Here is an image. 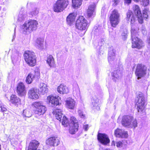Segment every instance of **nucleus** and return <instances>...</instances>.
<instances>
[{"instance_id":"nucleus-17","label":"nucleus","mask_w":150,"mask_h":150,"mask_svg":"<svg viewBox=\"0 0 150 150\" xmlns=\"http://www.w3.org/2000/svg\"><path fill=\"white\" fill-rule=\"evenodd\" d=\"M25 85L23 83H20L18 84L17 88V92L21 96H24L26 93Z\"/></svg>"},{"instance_id":"nucleus-36","label":"nucleus","mask_w":150,"mask_h":150,"mask_svg":"<svg viewBox=\"0 0 150 150\" xmlns=\"http://www.w3.org/2000/svg\"><path fill=\"white\" fill-rule=\"evenodd\" d=\"M61 122L62 125H64V127H67L69 124L68 119L65 116H64L63 117Z\"/></svg>"},{"instance_id":"nucleus-48","label":"nucleus","mask_w":150,"mask_h":150,"mask_svg":"<svg viewBox=\"0 0 150 150\" xmlns=\"http://www.w3.org/2000/svg\"><path fill=\"white\" fill-rule=\"evenodd\" d=\"M105 150H112L110 149H106Z\"/></svg>"},{"instance_id":"nucleus-6","label":"nucleus","mask_w":150,"mask_h":150,"mask_svg":"<svg viewBox=\"0 0 150 150\" xmlns=\"http://www.w3.org/2000/svg\"><path fill=\"white\" fill-rule=\"evenodd\" d=\"M68 4V0H57L53 4V10L56 12H60L67 8Z\"/></svg>"},{"instance_id":"nucleus-32","label":"nucleus","mask_w":150,"mask_h":150,"mask_svg":"<svg viewBox=\"0 0 150 150\" xmlns=\"http://www.w3.org/2000/svg\"><path fill=\"white\" fill-rule=\"evenodd\" d=\"M125 3L127 4H130L131 2V0H125ZM134 1L138 2L140 1L142 2L143 5L144 6H146L149 4V0H133Z\"/></svg>"},{"instance_id":"nucleus-43","label":"nucleus","mask_w":150,"mask_h":150,"mask_svg":"<svg viewBox=\"0 0 150 150\" xmlns=\"http://www.w3.org/2000/svg\"><path fill=\"white\" fill-rule=\"evenodd\" d=\"M116 146L117 147H122V144L121 142H116Z\"/></svg>"},{"instance_id":"nucleus-20","label":"nucleus","mask_w":150,"mask_h":150,"mask_svg":"<svg viewBox=\"0 0 150 150\" xmlns=\"http://www.w3.org/2000/svg\"><path fill=\"white\" fill-rule=\"evenodd\" d=\"M38 92L36 89L32 88L30 89L28 92L29 97L32 99H37L38 98Z\"/></svg>"},{"instance_id":"nucleus-46","label":"nucleus","mask_w":150,"mask_h":150,"mask_svg":"<svg viewBox=\"0 0 150 150\" xmlns=\"http://www.w3.org/2000/svg\"><path fill=\"white\" fill-rule=\"evenodd\" d=\"M83 129H84L85 131H87L88 128V125H83Z\"/></svg>"},{"instance_id":"nucleus-41","label":"nucleus","mask_w":150,"mask_h":150,"mask_svg":"<svg viewBox=\"0 0 150 150\" xmlns=\"http://www.w3.org/2000/svg\"><path fill=\"white\" fill-rule=\"evenodd\" d=\"M78 112L79 116L81 117V118H84L85 117V115L83 114V112L81 110H79L78 111Z\"/></svg>"},{"instance_id":"nucleus-15","label":"nucleus","mask_w":150,"mask_h":150,"mask_svg":"<svg viewBox=\"0 0 150 150\" xmlns=\"http://www.w3.org/2000/svg\"><path fill=\"white\" fill-rule=\"evenodd\" d=\"M97 137L98 140L103 145H106L110 142L108 137L105 134L98 133Z\"/></svg>"},{"instance_id":"nucleus-42","label":"nucleus","mask_w":150,"mask_h":150,"mask_svg":"<svg viewBox=\"0 0 150 150\" xmlns=\"http://www.w3.org/2000/svg\"><path fill=\"white\" fill-rule=\"evenodd\" d=\"M142 32L144 35L146 34V31L145 28L144 27H142L141 29Z\"/></svg>"},{"instance_id":"nucleus-45","label":"nucleus","mask_w":150,"mask_h":150,"mask_svg":"<svg viewBox=\"0 0 150 150\" xmlns=\"http://www.w3.org/2000/svg\"><path fill=\"white\" fill-rule=\"evenodd\" d=\"M34 75V78L37 77L38 78L40 76V73L38 71H35V75Z\"/></svg>"},{"instance_id":"nucleus-9","label":"nucleus","mask_w":150,"mask_h":150,"mask_svg":"<svg viewBox=\"0 0 150 150\" xmlns=\"http://www.w3.org/2000/svg\"><path fill=\"white\" fill-rule=\"evenodd\" d=\"M120 15L118 11L114 9L112 12L110 17V21L111 25L115 27L119 22Z\"/></svg>"},{"instance_id":"nucleus-13","label":"nucleus","mask_w":150,"mask_h":150,"mask_svg":"<svg viewBox=\"0 0 150 150\" xmlns=\"http://www.w3.org/2000/svg\"><path fill=\"white\" fill-rule=\"evenodd\" d=\"M60 140L57 137H51L46 141V143L47 145L51 146H57L59 144Z\"/></svg>"},{"instance_id":"nucleus-34","label":"nucleus","mask_w":150,"mask_h":150,"mask_svg":"<svg viewBox=\"0 0 150 150\" xmlns=\"http://www.w3.org/2000/svg\"><path fill=\"white\" fill-rule=\"evenodd\" d=\"M23 115L25 117H30L32 115V113L28 109H26L23 110Z\"/></svg>"},{"instance_id":"nucleus-4","label":"nucleus","mask_w":150,"mask_h":150,"mask_svg":"<svg viewBox=\"0 0 150 150\" xmlns=\"http://www.w3.org/2000/svg\"><path fill=\"white\" fill-rule=\"evenodd\" d=\"M133 10L134 13L135 15V16L132 14V11H129L127 13V20L128 21H130L131 24L134 23L137 17H139L142 15L139 8L138 5L134 6Z\"/></svg>"},{"instance_id":"nucleus-1","label":"nucleus","mask_w":150,"mask_h":150,"mask_svg":"<svg viewBox=\"0 0 150 150\" xmlns=\"http://www.w3.org/2000/svg\"><path fill=\"white\" fill-rule=\"evenodd\" d=\"M138 29L135 28L134 26H132L131 29V38L132 40V47L139 49L143 46V42L142 40L137 38Z\"/></svg>"},{"instance_id":"nucleus-5","label":"nucleus","mask_w":150,"mask_h":150,"mask_svg":"<svg viewBox=\"0 0 150 150\" xmlns=\"http://www.w3.org/2000/svg\"><path fill=\"white\" fill-rule=\"evenodd\" d=\"M24 59L29 66L33 67L36 64V57L35 53L30 51H26L24 54Z\"/></svg>"},{"instance_id":"nucleus-30","label":"nucleus","mask_w":150,"mask_h":150,"mask_svg":"<svg viewBox=\"0 0 150 150\" xmlns=\"http://www.w3.org/2000/svg\"><path fill=\"white\" fill-rule=\"evenodd\" d=\"M82 0H72V6L76 8L80 6L82 4Z\"/></svg>"},{"instance_id":"nucleus-19","label":"nucleus","mask_w":150,"mask_h":150,"mask_svg":"<svg viewBox=\"0 0 150 150\" xmlns=\"http://www.w3.org/2000/svg\"><path fill=\"white\" fill-rule=\"evenodd\" d=\"M66 105L69 109L73 110L76 107V102L73 99L69 98L66 101Z\"/></svg>"},{"instance_id":"nucleus-35","label":"nucleus","mask_w":150,"mask_h":150,"mask_svg":"<svg viewBox=\"0 0 150 150\" xmlns=\"http://www.w3.org/2000/svg\"><path fill=\"white\" fill-rule=\"evenodd\" d=\"M128 34V30L126 28L124 29L122 33L121 36L122 39L124 40H126L127 38Z\"/></svg>"},{"instance_id":"nucleus-38","label":"nucleus","mask_w":150,"mask_h":150,"mask_svg":"<svg viewBox=\"0 0 150 150\" xmlns=\"http://www.w3.org/2000/svg\"><path fill=\"white\" fill-rule=\"evenodd\" d=\"M92 103L94 108H96L97 110H99L100 106H99L98 99H96L94 102H92Z\"/></svg>"},{"instance_id":"nucleus-12","label":"nucleus","mask_w":150,"mask_h":150,"mask_svg":"<svg viewBox=\"0 0 150 150\" xmlns=\"http://www.w3.org/2000/svg\"><path fill=\"white\" fill-rule=\"evenodd\" d=\"M146 69L144 65L141 64H137L135 73L138 79L143 77L146 74Z\"/></svg>"},{"instance_id":"nucleus-22","label":"nucleus","mask_w":150,"mask_h":150,"mask_svg":"<svg viewBox=\"0 0 150 150\" xmlns=\"http://www.w3.org/2000/svg\"><path fill=\"white\" fill-rule=\"evenodd\" d=\"M76 14L74 13L70 14L67 18V23L70 25L73 24L75 21Z\"/></svg>"},{"instance_id":"nucleus-31","label":"nucleus","mask_w":150,"mask_h":150,"mask_svg":"<svg viewBox=\"0 0 150 150\" xmlns=\"http://www.w3.org/2000/svg\"><path fill=\"white\" fill-rule=\"evenodd\" d=\"M34 74L31 73L29 74L26 78V82L28 84H30L34 79Z\"/></svg>"},{"instance_id":"nucleus-18","label":"nucleus","mask_w":150,"mask_h":150,"mask_svg":"<svg viewBox=\"0 0 150 150\" xmlns=\"http://www.w3.org/2000/svg\"><path fill=\"white\" fill-rule=\"evenodd\" d=\"M115 134L116 136L118 137L127 138L128 135L126 132L119 128L115 130Z\"/></svg>"},{"instance_id":"nucleus-37","label":"nucleus","mask_w":150,"mask_h":150,"mask_svg":"<svg viewBox=\"0 0 150 150\" xmlns=\"http://www.w3.org/2000/svg\"><path fill=\"white\" fill-rule=\"evenodd\" d=\"M27 15L26 14H22V12H20L18 15V20L19 21H21L23 20L26 18Z\"/></svg>"},{"instance_id":"nucleus-24","label":"nucleus","mask_w":150,"mask_h":150,"mask_svg":"<svg viewBox=\"0 0 150 150\" xmlns=\"http://www.w3.org/2000/svg\"><path fill=\"white\" fill-rule=\"evenodd\" d=\"M112 79L115 81L120 79L122 76L121 71L119 70H114L112 73Z\"/></svg>"},{"instance_id":"nucleus-26","label":"nucleus","mask_w":150,"mask_h":150,"mask_svg":"<svg viewBox=\"0 0 150 150\" xmlns=\"http://www.w3.org/2000/svg\"><path fill=\"white\" fill-rule=\"evenodd\" d=\"M11 101L12 103L17 106L20 104V100L16 95H12L11 97Z\"/></svg>"},{"instance_id":"nucleus-2","label":"nucleus","mask_w":150,"mask_h":150,"mask_svg":"<svg viewBox=\"0 0 150 150\" xmlns=\"http://www.w3.org/2000/svg\"><path fill=\"white\" fill-rule=\"evenodd\" d=\"M122 124L124 126L127 128L135 129L137 126V121L134 119V117L129 115H125L123 116L122 121Z\"/></svg>"},{"instance_id":"nucleus-33","label":"nucleus","mask_w":150,"mask_h":150,"mask_svg":"<svg viewBox=\"0 0 150 150\" xmlns=\"http://www.w3.org/2000/svg\"><path fill=\"white\" fill-rule=\"evenodd\" d=\"M20 55H19L18 54H16L12 58V61L13 63H18L21 59V57Z\"/></svg>"},{"instance_id":"nucleus-28","label":"nucleus","mask_w":150,"mask_h":150,"mask_svg":"<svg viewBox=\"0 0 150 150\" xmlns=\"http://www.w3.org/2000/svg\"><path fill=\"white\" fill-rule=\"evenodd\" d=\"M54 114L55 115L56 119L60 121L61 120L62 114V110L60 109H57L53 111Z\"/></svg>"},{"instance_id":"nucleus-51","label":"nucleus","mask_w":150,"mask_h":150,"mask_svg":"<svg viewBox=\"0 0 150 150\" xmlns=\"http://www.w3.org/2000/svg\"><path fill=\"white\" fill-rule=\"evenodd\" d=\"M15 29H16V28H15Z\"/></svg>"},{"instance_id":"nucleus-50","label":"nucleus","mask_w":150,"mask_h":150,"mask_svg":"<svg viewBox=\"0 0 150 150\" xmlns=\"http://www.w3.org/2000/svg\"><path fill=\"white\" fill-rule=\"evenodd\" d=\"M85 32H84L83 33V34H84V33H85Z\"/></svg>"},{"instance_id":"nucleus-8","label":"nucleus","mask_w":150,"mask_h":150,"mask_svg":"<svg viewBox=\"0 0 150 150\" xmlns=\"http://www.w3.org/2000/svg\"><path fill=\"white\" fill-rule=\"evenodd\" d=\"M87 21L83 16H80L77 20L76 23V27L78 30H85L88 28Z\"/></svg>"},{"instance_id":"nucleus-3","label":"nucleus","mask_w":150,"mask_h":150,"mask_svg":"<svg viewBox=\"0 0 150 150\" xmlns=\"http://www.w3.org/2000/svg\"><path fill=\"white\" fill-rule=\"evenodd\" d=\"M38 25V23L36 20H31L23 24L21 28L23 31L31 33L37 29Z\"/></svg>"},{"instance_id":"nucleus-47","label":"nucleus","mask_w":150,"mask_h":150,"mask_svg":"<svg viewBox=\"0 0 150 150\" xmlns=\"http://www.w3.org/2000/svg\"><path fill=\"white\" fill-rule=\"evenodd\" d=\"M119 0H114V3L113 5L114 6H116L119 3Z\"/></svg>"},{"instance_id":"nucleus-23","label":"nucleus","mask_w":150,"mask_h":150,"mask_svg":"<svg viewBox=\"0 0 150 150\" xmlns=\"http://www.w3.org/2000/svg\"><path fill=\"white\" fill-rule=\"evenodd\" d=\"M58 92L60 94L67 93L69 92L68 88L65 85L61 84L57 88Z\"/></svg>"},{"instance_id":"nucleus-25","label":"nucleus","mask_w":150,"mask_h":150,"mask_svg":"<svg viewBox=\"0 0 150 150\" xmlns=\"http://www.w3.org/2000/svg\"><path fill=\"white\" fill-rule=\"evenodd\" d=\"M39 90L42 94L47 93L48 91V86L44 83H40L39 86Z\"/></svg>"},{"instance_id":"nucleus-40","label":"nucleus","mask_w":150,"mask_h":150,"mask_svg":"<svg viewBox=\"0 0 150 150\" xmlns=\"http://www.w3.org/2000/svg\"><path fill=\"white\" fill-rule=\"evenodd\" d=\"M149 11L147 9H145L143 11V17L147 19L148 16Z\"/></svg>"},{"instance_id":"nucleus-29","label":"nucleus","mask_w":150,"mask_h":150,"mask_svg":"<svg viewBox=\"0 0 150 150\" xmlns=\"http://www.w3.org/2000/svg\"><path fill=\"white\" fill-rule=\"evenodd\" d=\"M47 62L50 67H54L55 64L54 58L51 55H50L47 57Z\"/></svg>"},{"instance_id":"nucleus-39","label":"nucleus","mask_w":150,"mask_h":150,"mask_svg":"<svg viewBox=\"0 0 150 150\" xmlns=\"http://www.w3.org/2000/svg\"><path fill=\"white\" fill-rule=\"evenodd\" d=\"M39 13V9L35 7L30 12V14L32 16L36 15Z\"/></svg>"},{"instance_id":"nucleus-49","label":"nucleus","mask_w":150,"mask_h":150,"mask_svg":"<svg viewBox=\"0 0 150 150\" xmlns=\"http://www.w3.org/2000/svg\"><path fill=\"white\" fill-rule=\"evenodd\" d=\"M1 145L0 144V150H1Z\"/></svg>"},{"instance_id":"nucleus-7","label":"nucleus","mask_w":150,"mask_h":150,"mask_svg":"<svg viewBox=\"0 0 150 150\" xmlns=\"http://www.w3.org/2000/svg\"><path fill=\"white\" fill-rule=\"evenodd\" d=\"M35 114L40 115H43L47 110V108L43 103L41 101L35 102L32 104Z\"/></svg>"},{"instance_id":"nucleus-44","label":"nucleus","mask_w":150,"mask_h":150,"mask_svg":"<svg viewBox=\"0 0 150 150\" xmlns=\"http://www.w3.org/2000/svg\"><path fill=\"white\" fill-rule=\"evenodd\" d=\"M137 17L138 18V21L139 23H142L143 22V20L142 16L140 17Z\"/></svg>"},{"instance_id":"nucleus-21","label":"nucleus","mask_w":150,"mask_h":150,"mask_svg":"<svg viewBox=\"0 0 150 150\" xmlns=\"http://www.w3.org/2000/svg\"><path fill=\"white\" fill-rule=\"evenodd\" d=\"M116 51L112 47H110L109 50L108 59L110 62L113 61L115 58Z\"/></svg>"},{"instance_id":"nucleus-27","label":"nucleus","mask_w":150,"mask_h":150,"mask_svg":"<svg viewBox=\"0 0 150 150\" xmlns=\"http://www.w3.org/2000/svg\"><path fill=\"white\" fill-rule=\"evenodd\" d=\"M44 39L43 38H38L36 41L35 46L40 49H43L44 47Z\"/></svg>"},{"instance_id":"nucleus-16","label":"nucleus","mask_w":150,"mask_h":150,"mask_svg":"<svg viewBox=\"0 0 150 150\" xmlns=\"http://www.w3.org/2000/svg\"><path fill=\"white\" fill-rule=\"evenodd\" d=\"M96 7V5L95 4H92L88 6L87 11V15L88 17H94Z\"/></svg>"},{"instance_id":"nucleus-14","label":"nucleus","mask_w":150,"mask_h":150,"mask_svg":"<svg viewBox=\"0 0 150 150\" xmlns=\"http://www.w3.org/2000/svg\"><path fill=\"white\" fill-rule=\"evenodd\" d=\"M47 102L50 106L52 107H54L59 105L58 98L53 96H49L47 97Z\"/></svg>"},{"instance_id":"nucleus-11","label":"nucleus","mask_w":150,"mask_h":150,"mask_svg":"<svg viewBox=\"0 0 150 150\" xmlns=\"http://www.w3.org/2000/svg\"><path fill=\"white\" fill-rule=\"evenodd\" d=\"M71 123L70 124L69 132L71 134H74L78 130L79 127L78 121L76 118L73 116L70 118Z\"/></svg>"},{"instance_id":"nucleus-10","label":"nucleus","mask_w":150,"mask_h":150,"mask_svg":"<svg viewBox=\"0 0 150 150\" xmlns=\"http://www.w3.org/2000/svg\"><path fill=\"white\" fill-rule=\"evenodd\" d=\"M138 101L137 103V109L139 112L143 111L146 105V100L144 94L142 93H140L137 97Z\"/></svg>"}]
</instances>
